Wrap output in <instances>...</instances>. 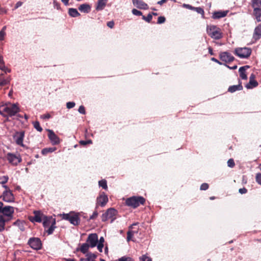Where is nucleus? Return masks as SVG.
Segmentation results:
<instances>
[{
    "mask_svg": "<svg viewBox=\"0 0 261 261\" xmlns=\"http://www.w3.org/2000/svg\"><path fill=\"white\" fill-rule=\"evenodd\" d=\"M20 111L17 103L10 102L3 103L0 105V115L8 118L15 116Z\"/></svg>",
    "mask_w": 261,
    "mask_h": 261,
    "instance_id": "obj_1",
    "label": "nucleus"
},
{
    "mask_svg": "<svg viewBox=\"0 0 261 261\" xmlns=\"http://www.w3.org/2000/svg\"><path fill=\"white\" fill-rule=\"evenodd\" d=\"M43 221V226L45 230L48 234H51L53 233L55 228H56V219L52 216H46L44 217Z\"/></svg>",
    "mask_w": 261,
    "mask_h": 261,
    "instance_id": "obj_2",
    "label": "nucleus"
},
{
    "mask_svg": "<svg viewBox=\"0 0 261 261\" xmlns=\"http://www.w3.org/2000/svg\"><path fill=\"white\" fill-rule=\"evenodd\" d=\"M145 202V199L142 196H132L127 198L125 200L126 205L134 208H137L140 205H144Z\"/></svg>",
    "mask_w": 261,
    "mask_h": 261,
    "instance_id": "obj_3",
    "label": "nucleus"
},
{
    "mask_svg": "<svg viewBox=\"0 0 261 261\" xmlns=\"http://www.w3.org/2000/svg\"><path fill=\"white\" fill-rule=\"evenodd\" d=\"M206 32L207 34L214 39L219 40L223 37L221 30L216 25H207Z\"/></svg>",
    "mask_w": 261,
    "mask_h": 261,
    "instance_id": "obj_4",
    "label": "nucleus"
},
{
    "mask_svg": "<svg viewBox=\"0 0 261 261\" xmlns=\"http://www.w3.org/2000/svg\"><path fill=\"white\" fill-rule=\"evenodd\" d=\"M63 219L67 220L74 226L79 225L80 223V219L79 217V213L74 212H70L68 214H63L61 215Z\"/></svg>",
    "mask_w": 261,
    "mask_h": 261,
    "instance_id": "obj_5",
    "label": "nucleus"
},
{
    "mask_svg": "<svg viewBox=\"0 0 261 261\" xmlns=\"http://www.w3.org/2000/svg\"><path fill=\"white\" fill-rule=\"evenodd\" d=\"M118 214V212L114 208H108L107 211L101 216V220L106 222L108 219H111V222L112 223L116 218V216Z\"/></svg>",
    "mask_w": 261,
    "mask_h": 261,
    "instance_id": "obj_6",
    "label": "nucleus"
},
{
    "mask_svg": "<svg viewBox=\"0 0 261 261\" xmlns=\"http://www.w3.org/2000/svg\"><path fill=\"white\" fill-rule=\"evenodd\" d=\"M252 53L251 48L248 47H238L235 48L234 54L240 58H248Z\"/></svg>",
    "mask_w": 261,
    "mask_h": 261,
    "instance_id": "obj_7",
    "label": "nucleus"
},
{
    "mask_svg": "<svg viewBox=\"0 0 261 261\" xmlns=\"http://www.w3.org/2000/svg\"><path fill=\"white\" fill-rule=\"evenodd\" d=\"M34 216H29V219L32 222H39L40 223L42 221L45 215H44L41 211H34Z\"/></svg>",
    "mask_w": 261,
    "mask_h": 261,
    "instance_id": "obj_8",
    "label": "nucleus"
},
{
    "mask_svg": "<svg viewBox=\"0 0 261 261\" xmlns=\"http://www.w3.org/2000/svg\"><path fill=\"white\" fill-rule=\"evenodd\" d=\"M7 160L12 165L16 166L22 161L21 158L19 154L16 155L9 153L7 154Z\"/></svg>",
    "mask_w": 261,
    "mask_h": 261,
    "instance_id": "obj_9",
    "label": "nucleus"
},
{
    "mask_svg": "<svg viewBox=\"0 0 261 261\" xmlns=\"http://www.w3.org/2000/svg\"><path fill=\"white\" fill-rule=\"evenodd\" d=\"M28 244L31 248L35 250L41 249L42 246L40 239L37 238H30L28 241Z\"/></svg>",
    "mask_w": 261,
    "mask_h": 261,
    "instance_id": "obj_10",
    "label": "nucleus"
},
{
    "mask_svg": "<svg viewBox=\"0 0 261 261\" xmlns=\"http://www.w3.org/2000/svg\"><path fill=\"white\" fill-rule=\"evenodd\" d=\"M24 137V131L16 132L13 135L16 143L21 146H24L23 141Z\"/></svg>",
    "mask_w": 261,
    "mask_h": 261,
    "instance_id": "obj_11",
    "label": "nucleus"
},
{
    "mask_svg": "<svg viewBox=\"0 0 261 261\" xmlns=\"http://www.w3.org/2000/svg\"><path fill=\"white\" fill-rule=\"evenodd\" d=\"M219 58L221 60L225 63H230L234 60V58L230 53L228 51L221 52L219 54Z\"/></svg>",
    "mask_w": 261,
    "mask_h": 261,
    "instance_id": "obj_12",
    "label": "nucleus"
},
{
    "mask_svg": "<svg viewBox=\"0 0 261 261\" xmlns=\"http://www.w3.org/2000/svg\"><path fill=\"white\" fill-rule=\"evenodd\" d=\"M98 242V236L96 233L90 234L87 240V242L89 243V245L92 248L95 247Z\"/></svg>",
    "mask_w": 261,
    "mask_h": 261,
    "instance_id": "obj_13",
    "label": "nucleus"
},
{
    "mask_svg": "<svg viewBox=\"0 0 261 261\" xmlns=\"http://www.w3.org/2000/svg\"><path fill=\"white\" fill-rule=\"evenodd\" d=\"M108 201V198L104 192L100 194L96 200V207L98 205L104 206Z\"/></svg>",
    "mask_w": 261,
    "mask_h": 261,
    "instance_id": "obj_14",
    "label": "nucleus"
},
{
    "mask_svg": "<svg viewBox=\"0 0 261 261\" xmlns=\"http://www.w3.org/2000/svg\"><path fill=\"white\" fill-rule=\"evenodd\" d=\"M3 200L6 202H11L14 201V197L10 190H5L3 194Z\"/></svg>",
    "mask_w": 261,
    "mask_h": 261,
    "instance_id": "obj_15",
    "label": "nucleus"
},
{
    "mask_svg": "<svg viewBox=\"0 0 261 261\" xmlns=\"http://www.w3.org/2000/svg\"><path fill=\"white\" fill-rule=\"evenodd\" d=\"M14 212V207L11 206H6L3 207L2 211L0 212L2 213L4 216H7L9 219H11L13 216V214Z\"/></svg>",
    "mask_w": 261,
    "mask_h": 261,
    "instance_id": "obj_16",
    "label": "nucleus"
},
{
    "mask_svg": "<svg viewBox=\"0 0 261 261\" xmlns=\"http://www.w3.org/2000/svg\"><path fill=\"white\" fill-rule=\"evenodd\" d=\"M48 137L53 145H57L60 143V138L55 134L53 130H48Z\"/></svg>",
    "mask_w": 261,
    "mask_h": 261,
    "instance_id": "obj_17",
    "label": "nucleus"
},
{
    "mask_svg": "<svg viewBox=\"0 0 261 261\" xmlns=\"http://www.w3.org/2000/svg\"><path fill=\"white\" fill-rule=\"evenodd\" d=\"M255 75L254 74L252 73L249 77V82L246 85L247 89H251L256 87L258 86V83L255 80Z\"/></svg>",
    "mask_w": 261,
    "mask_h": 261,
    "instance_id": "obj_18",
    "label": "nucleus"
},
{
    "mask_svg": "<svg viewBox=\"0 0 261 261\" xmlns=\"http://www.w3.org/2000/svg\"><path fill=\"white\" fill-rule=\"evenodd\" d=\"M132 2L134 5L140 9L146 10L148 8L147 4L142 0H132Z\"/></svg>",
    "mask_w": 261,
    "mask_h": 261,
    "instance_id": "obj_19",
    "label": "nucleus"
},
{
    "mask_svg": "<svg viewBox=\"0 0 261 261\" xmlns=\"http://www.w3.org/2000/svg\"><path fill=\"white\" fill-rule=\"evenodd\" d=\"M249 66L246 65L244 66L241 67L239 69L240 77L243 80H247V75L246 73V69L249 68Z\"/></svg>",
    "mask_w": 261,
    "mask_h": 261,
    "instance_id": "obj_20",
    "label": "nucleus"
},
{
    "mask_svg": "<svg viewBox=\"0 0 261 261\" xmlns=\"http://www.w3.org/2000/svg\"><path fill=\"white\" fill-rule=\"evenodd\" d=\"M10 76L5 77L4 73L0 74V86H4L9 84L10 82Z\"/></svg>",
    "mask_w": 261,
    "mask_h": 261,
    "instance_id": "obj_21",
    "label": "nucleus"
},
{
    "mask_svg": "<svg viewBox=\"0 0 261 261\" xmlns=\"http://www.w3.org/2000/svg\"><path fill=\"white\" fill-rule=\"evenodd\" d=\"M243 86L242 85V82L239 81V84L238 85H233L229 86L228 89V91L230 93H233L236 91H240L243 89Z\"/></svg>",
    "mask_w": 261,
    "mask_h": 261,
    "instance_id": "obj_22",
    "label": "nucleus"
},
{
    "mask_svg": "<svg viewBox=\"0 0 261 261\" xmlns=\"http://www.w3.org/2000/svg\"><path fill=\"white\" fill-rule=\"evenodd\" d=\"M91 7L88 4H83L79 7V10L81 12L85 13H88L90 12Z\"/></svg>",
    "mask_w": 261,
    "mask_h": 261,
    "instance_id": "obj_23",
    "label": "nucleus"
},
{
    "mask_svg": "<svg viewBox=\"0 0 261 261\" xmlns=\"http://www.w3.org/2000/svg\"><path fill=\"white\" fill-rule=\"evenodd\" d=\"M253 15L255 17L257 22H260L261 21V7L257 8H253Z\"/></svg>",
    "mask_w": 261,
    "mask_h": 261,
    "instance_id": "obj_24",
    "label": "nucleus"
},
{
    "mask_svg": "<svg viewBox=\"0 0 261 261\" xmlns=\"http://www.w3.org/2000/svg\"><path fill=\"white\" fill-rule=\"evenodd\" d=\"M10 219L5 218L3 215H0V232L4 230L5 224L9 221Z\"/></svg>",
    "mask_w": 261,
    "mask_h": 261,
    "instance_id": "obj_25",
    "label": "nucleus"
},
{
    "mask_svg": "<svg viewBox=\"0 0 261 261\" xmlns=\"http://www.w3.org/2000/svg\"><path fill=\"white\" fill-rule=\"evenodd\" d=\"M227 14V11H217L215 12L213 15V18L214 19H219L224 17L226 16Z\"/></svg>",
    "mask_w": 261,
    "mask_h": 261,
    "instance_id": "obj_26",
    "label": "nucleus"
},
{
    "mask_svg": "<svg viewBox=\"0 0 261 261\" xmlns=\"http://www.w3.org/2000/svg\"><path fill=\"white\" fill-rule=\"evenodd\" d=\"M108 0H98L96 7V9L97 11H100L104 9L106 5Z\"/></svg>",
    "mask_w": 261,
    "mask_h": 261,
    "instance_id": "obj_27",
    "label": "nucleus"
},
{
    "mask_svg": "<svg viewBox=\"0 0 261 261\" xmlns=\"http://www.w3.org/2000/svg\"><path fill=\"white\" fill-rule=\"evenodd\" d=\"M68 14L70 16L73 17H76L80 16V13L74 8H69L68 9Z\"/></svg>",
    "mask_w": 261,
    "mask_h": 261,
    "instance_id": "obj_28",
    "label": "nucleus"
},
{
    "mask_svg": "<svg viewBox=\"0 0 261 261\" xmlns=\"http://www.w3.org/2000/svg\"><path fill=\"white\" fill-rule=\"evenodd\" d=\"M56 150V147L45 148H43L41 150V153L43 155H45L47 154L48 153H51V152L55 151Z\"/></svg>",
    "mask_w": 261,
    "mask_h": 261,
    "instance_id": "obj_29",
    "label": "nucleus"
},
{
    "mask_svg": "<svg viewBox=\"0 0 261 261\" xmlns=\"http://www.w3.org/2000/svg\"><path fill=\"white\" fill-rule=\"evenodd\" d=\"M89 247L90 246L89 244L84 243L81 246L80 251L83 253H86L88 251Z\"/></svg>",
    "mask_w": 261,
    "mask_h": 261,
    "instance_id": "obj_30",
    "label": "nucleus"
},
{
    "mask_svg": "<svg viewBox=\"0 0 261 261\" xmlns=\"http://www.w3.org/2000/svg\"><path fill=\"white\" fill-rule=\"evenodd\" d=\"M254 36H257V38L261 36V24L257 25L254 30Z\"/></svg>",
    "mask_w": 261,
    "mask_h": 261,
    "instance_id": "obj_31",
    "label": "nucleus"
},
{
    "mask_svg": "<svg viewBox=\"0 0 261 261\" xmlns=\"http://www.w3.org/2000/svg\"><path fill=\"white\" fill-rule=\"evenodd\" d=\"M138 224V223H135L129 226L128 231H132L133 232L132 233L133 235H134L135 233H137L138 232L139 228H137L135 229L134 228V226H136Z\"/></svg>",
    "mask_w": 261,
    "mask_h": 261,
    "instance_id": "obj_32",
    "label": "nucleus"
},
{
    "mask_svg": "<svg viewBox=\"0 0 261 261\" xmlns=\"http://www.w3.org/2000/svg\"><path fill=\"white\" fill-rule=\"evenodd\" d=\"M252 8L261 7V0H251Z\"/></svg>",
    "mask_w": 261,
    "mask_h": 261,
    "instance_id": "obj_33",
    "label": "nucleus"
},
{
    "mask_svg": "<svg viewBox=\"0 0 261 261\" xmlns=\"http://www.w3.org/2000/svg\"><path fill=\"white\" fill-rule=\"evenodd\" d=\"M98 185L105 190H107L108 189L107 182L106 179H102L99 181Z\"/></svg>",
    "mask_w": 261,
    "mask_h": 261,
    "instance_id": "obj_34",
    "label": "nucleus"
},
{
    "mask_svg": "<svg viewBox=\"0 0 261 261\" xmlns=\"http://www.w3.org/2000/svg\"><path fill=\"white\" fill-rule=\"evenodd\" d=\"M33 125L34 128L37 130L39 132H41L43 130L42 128L41 127L39 121H35L33 123Z\"/></svg>",
    "mask_w": 261,
    "mask_h": 261,
    "instance_id": "obj_35",
    "label": "nucleus"
},
{
    "mask_svg": "<svg viewBox=\"0 0 261 261\" xmlns=\"http://www.w3.org/2000/svg\"><path fill=\"white\" fill-rule=\"evenodd\" d=\"M6 29V26L3 27L2 29L0 31V40L2 41L4 39L5 36H6L5 30Z\"/></svg>",
    "mask_w": 261,
    "mask_h": 261,
    "instance_id": "obj_36",
    "label": "nucleus"
},
{
    "mask_svg": "<svg viewBox=\"0 0 261 261\" xmlns=\"http://www.w3.org/2000/svg\"><path fill=\"white\" fill-rule=\"evenodd\" d=\"M97 257V255L92 253H89L87 254V261H91L92 260H94Z\"/></svg>",
    "mask_w": 261,
    "mask_h": 261,
    "instance_id": "obj_37",
    "label": "nucleus"
},
{
    "mask_svg": "<svg viewBox=\"0 0 261 261\" xmlns=\"http://www.w3.org/2000/svg\"><path fill=\"white\" fill-rule=\"evenodd\" d=\"M140 261H152V259L147 255H143L139 258Z\"/></svg>",
    "mask_w": 261,
    "mask_h": 261,
    "instance_id": "obj_38",
    "label": "nucleus"
},
{
    "mask_svg": "<svg viewBox=\"0 0 261 261\" xmlns=\"http://www.w3.org/2000/svg\"><path fill=\"white\" fill-rule=\"evenodd\" d=\"M152 18V14L149 13L147 16H142V19L147 22H150Z\"/></svg>",
    "mask_w": 261,
    "mask_h": 261,
    "instance_id": "obj_39",
    "label": "nucleus"
},
{
    "mask_svg": "<svg viewBox=\"0 0 261 261\" xmlns=\"http://www.w3.org/2000/svg\"><path fill=\"white\" fill-rule=\"evenodd\" d=\"M195 11L197 12L198 13L201 14L202 17H204V11L203 9L201 7H196Z\"/></svg>",
    "mask_w": 261,
    "mask_h": 261,
    "instance_id": "obj_40",
    "label": "nucleus"
},
{
    "mask_svg": "<svg viewBox=\"0 0 261 261\" xmlns=\"http://www.w3.org/2000/svg\"><path fill=\"white\" fill-rule=\"evenodd\" d=\"M255 180L256 182L261 186V173H258L255 175Z\"/></svg>",
    "mask_w": 261,
    "mask_h": 261,
    "instance_id": "obj_41",
    "label": "nucleus"
},
{
    "mask_svg": "<svg viewBox=\"0 0 261 261\" xmlns=\"http://www.w3.org/2000/svg\"><path fill=\"white\" fill-rule=\"evenodd\" d=\"M9 177L8 176H3V177L0 178V179L2 180L0 181V184L2 185H5L6 183L8 182Z\"/></svg>",
    "mask_w": 261,
    "mask_h": 261,
    "instance_id": "obj_42",
    "label": "nucleus"
},
{
    "mask_svg": "<svg viewBox=\"0 0 261 261\" xmlns=\"http://www.w3.org/2000/svg\"><path fill=\"white\" fill-rule=\"evenodd\" d=\"M227 166L230 168H233L235 166V163L233 159H230L227 161Z\"/></svg>",
    "mask_w": 261,
    "mask_h": 261,
    "instance_id": "obj_43",
    "label": "nucleus"
},
{
    "mask_svg": "<svg viewBox=\"0 0 261 261\" xmlns=\"http://www.w3.org/2000/svg\"><path fill=\"white\" fill-rule=\"evenodd\" d=\"M118 261H134V260L129 257L124 256L119 258Z\"/></svg>",
    "mask_w": 261,
    "mask_h": 261,
    "instance_id": "obj_44",
    "label": "nucleus"
},
{
    "mask_svg": "<svg viewBox=\"0 0 261 261\" xmlns=\"http://www.w3.org/2000/svg\"><path fill=\"white\" fill-rule=\"evenodd\" d=\"M92 141L91 140H88L87 141L81 140L80 141V144L81 145H84V146H85L87 144H92Z\"/></svg>",
    "mask_w": 261,
    "mask_h": 261,
    "instance_id": "obj_45",
    "label": "nucleus"
},
{
    "mask_svg": "<svg viewBox=\"0 0 261 261\" xmlns=\"http://www.w3.org/2000/svg\"><path fill=\"white\" fill-rule=\"evenodd\" d=\"M132 13L134 15H137V16H141L142 15V13L140 11H139L136 9H133L132 10Z\"/></svg>",
    "mask_w": 261,
    "mask_h": 261,
    "instance_id": "obj_46",
    "label": "nucleus"
},
{
    "mask_svg": "<svg viewBox=\"0 0 261 261\" xmlns=\"http://www.w3.org/2000/svg\"><path fill=\"white\" fill-rule=\"evenodd\" d=\"M166 18L164 16H160L158 17V24H161L165 22Z\"/></svg>",
    "mask_w": 261,
    "mask_h": 261,
    "instance_id": "obj_47",
    "label": "nucleus"
},
{
    "mask_svg": "<svg viewBox=\"0 0 261 261\" xmlns=\"http://www.w3.org/2000/svg\"><path fill=\"white\" fill-rule=\"evenodd\" d=\"M75 105L74 102H68L66 103V107L67 109H70L73 108Z\"/></svg>",
    "mask_w": 261,
    "mask_h": 261,
    "instance_id": "obj_48",
    "label": "nucleus"
},
{
    "mask_svg": "<svg viewBox=\"0 0 261 261\" xmlns=\"http://www.w3.org/2000/svg\"><path fill=\"white\" fill-rule=\"evenodd\" d=\"M209 185L207 183H203L200 186L201 190H206L208 189Z\"/></svg>",
    "mask_w": 261,
    "mask_h": 261,
    "instance_id": "obj_49",
    "label": "nucleus"
},
{
    "mask_svg": "<svg viewBox=\"0 0 261 261\" xmlns=\"http://www.w3.org/2000/svg\"><path fill=\"white\" fill-rule=\"evenodd\" d=\"M78 111L80 113L82 114H85V113H86L85 109L83 106H80V107L78 109Z\"/></svg>",
    "mask_w": 261,
    "mask_h": 261,
    "instance_id": "obj_50",
    "label": "nucleus"
},
{
    "mask_svg": "<svg viewBox=\"0 0 261 261\" xmlns=\"http://www.w3.org/2000/svg\"><path fill=\"white\" fill-rule=\"evenodd\" d=\"M0 69L4 71L5 73H7V72L10 73L11 72V69L6 67L5 65L2 67H0Z\"/></svg>",
    "mask_w": 261,
    "mask_h": 261,
    "instance_id": "obj_51",
    "label": "nucleus"
},
{
    "mask_svg": "<svg viewBox=\"0 0 261 261\" xmlns=\"http://www.w3.org/2000/svg\"><path fill=\"white\" fill-rule=\"evenodd\" d=\"M0 69L4 71L5 73H7V72L10 73L11 72V69L6 67L5 65L2 67H0Z\"/></svg>",
    "mask_w": 261,
    "mask_h": 261,
    "instance_id": "obj_52",
    "label": "nucleus"
},
{
    "mask_svg": "<svg viewBox=\"0 0 261 261\" xmlns=\"http://www.w3.org/2000/svg\"><path fill=\"white\" fill-rule=\"evenodd\" d=\"M0 69L4 71L5 73H7V72L10 73L11 72V69L6 67L5 65L2 67H0Z\"/></svg>",
    "mask_w": 261,
    "mask_h": 261,
    "instance_id": "obj_53",
    "label": "nucleus"
},
{
    "mask_svg": "<svg viewBox=\"0 0 261 261\" xmlns=\"http://www.w3.org/2000/svg\"><path fill=\"white\" fill-rule=\"evenodd\" d=\"M132 233L133 232L132 231H127L126 238L127 242H129L130 240H131L133 237L134 235L132 234Z\"/></svg>",
    "mask_w": 261,
    "mask_h": 261,
    "instance_id": "obj_54",
    "label": "nucleus"
},
{
    "mask_svg": "<svg viewBox=\"0 0 261 261\" xmlns=\"http://www.w3.org/2000/svg\"><path fill=\"white\" fill-rule=\"evenodd\" d=\"M98 213L97 211H95L93 212V214L90 217V220L95 219L98 216Z\"/></svg>",
    "mask_w": 261,
    "mask_h": 261,
    "instance_id": "obj_55",
    "label": "nucleus"
},
{
    "mask_svg": "<svg viewBox=\"0 0 261 261\" xmlns=\"http://www.w3.org/2000/svg\"><path fill=\"white\" fill-rule=\"evenodd\" d=\"M50 117H51V116L48 113L41 115V116H40V118L43 119H49Z\"/></svg>",
    "mask_w": 261,
    "mask_h": 261,
    "instance_id": "obj_56",
    "label": "nucleus"
},
{
    "mask_svg": "<svg viewBox=\"0 0 261 261\" xmlns=\"http://www.w3.org/2000/svg\"><path fill=\"white\" fill-rule=\"evenodd\" d=\"M107 25L110 28L112 29L114 28V22L113 21H108L107 23Z\"/></svg>",
    "mask_w": 261,
    "mask_h": 261,
    "instance_id": "obj_57",
    "label": "nucleus"
},
{
    "mask_svg": "<svg viewBox=\"0 0 261 261\" xmlns=\"http://www.w3.org/2000/svg\"><path fill=\"white\" fill-rule=\"evenodd\" d=\"M97 245V249L98 250V251L100 252H101L102 251V248L103 247V244H101V243H98Z\"/></svg>",
    "mask_w": 261,
    "mask_h": 261,
    "instance_id": "obj_58",
    "label": "nucleus"
},
{
    "mask_svg": "<svg viewBox=\"0 0 261 261\" xmlns=\"http://www.w3.org/2000/svg\"><path fill=\"white\" fill-rule=\"evenodd\" d=\"M239 192L241 194H245L247 192V190L245 188H241L239 189Z\"/></svg>",
    "mask_w": 261,
    "mask_h": 261,
    "instance_id": "obj_59",
    "label": "nucleus"
},
{
    "mask_svg": "<svg viewBox=\"0 0 261 261\" xmlns=\"http://www.w3.org/2000/svg\"><path fill=\"white\" fill-rule=\"evenodd\" d=\"M54 5L55 8H57L58 10L60 9V4L56 1H54Z\"/></svg>",
    "mask_w": 261,
    "mask_h": 261,
    "instance_id": "obj_60",
    "label": "nucleus"
},
{
    "mask_svg": "<svg viewBox=\"0 0 261 261\" xmlns=\"http://www.w3.org/2000/svg\"><path fill=\"white\" fill-rule=\"evenodd\" d=\"M5 62L3 60V57L2 55H0V67H2L5 66Z\"/></svg>",
    "mask_w": 261,
    "mask_h": 261,
    "instance_id": "obj_61",
    "label": "nucleus"
},
{
    "mask_svg": "<svg viewBox=\"0 0 261 261\" xmlns=\"http://www.w3.org/2000/svg\"><path fill=\"white\" fill-rule=\"evenodd\" d=\"M22 4H23V3H22V2H20V1L18 2L16 4V5H15V6L14 8H15V9H17L18 8H19V7H20V6L22 5Z\"/></svg>",
    "mask_w": 261,
    "mask_h": 261,
    "instance_id": "obj_62",
    "label": "nucleus"
},
{
    "mask_svg": "<svg viewBox=\"0 0 261 261\" xmlns=\"http://www.w3.org/2000/svg\"><path fill=\"white\" fill-rule=\"evenodd\" d=\"M211 60L214 61V62H216V63H218L219 65H222V63L221 62H220L218 60H217V59H216L215 58H211Z\"/></svg>",
    "mask_w": 261,
    "mask_h": 261,
    "instance_id": "obj_63",
    "label": "nucleus"
},
{
    "mask_svg": "<svg viewBox=\"0 0 261 261\" xmlns=\"http://www.w3.org/2000/svg\"><path fill=\"white\" fill-rule=\"evenodd\" d=\"M182 6L184 8H185L190 10L192 6L190 5H189V4H183Z\"/></svg>",
    "mask_w": 261,
    "mask_h": 261,
    "instance_id": "obj_64",
    "label": "nucleus"
}]
</instances>
